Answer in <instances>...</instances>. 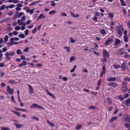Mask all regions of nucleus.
<instances>
[{
  "label": "nucleus",
  "instance_id": "1",
  "mask_svg": "<svg viewBox=\"0 0 130 130\" xmlns=\"http://www.w3.org/2000/svg\"><path fill=\"white\" fill-rule=\"evenodd\" d=\"M124 29L123 27L121 25H119L118 29V34L120 36H122Z\"/></svg>",
  "mask_w": 130,
  "mask_h": 130
},
{
  "label": "nucleus",
  "instance_id": "2",
  "mask_svg": "<svg viewBox=\"0 0 130 130\" xmlns=\"http://www.w3.org/2000/svg\"><path fill=\"white\" fill-rule=\"evenodd\" d=\"M36 108L41 109H44V108L42 106H40L36 103H34L30 107V108L31 109L35 108Z\"/></svg>",
  "mask_w": 130,
  "mask_h": 130
},
{
  "label": "nucleus",
  "instance_id": "3",
  "mask_svg": "<svg viewBox=\"0 0 130 130\" xmlns=\"http://www.w3.org/2000/svg\"><path fill=\"white\" fill-rule=\"evenodd\" d=\"M7 91L11 95L13 94L14 91V89L13 88H11L9 86H8L7 87Z\"/></svg>",
  "mask_w": 130,
  "mask_h": 130
},
{
  "label": "nucleus",
  "instance_id": "4",
  "mask_svg": "<svg viewBox=\"0 0 130 130\" xmlns=\"http://www.w3.org/2000/svg\"><path fill=\"white\" fill-rule=\"evenodd\" d=\"M113 37H111L109 38L106 41V43H105V45H107L110 44V43L113 42Z\"/></svg>",
  "mask_w": 130,
  "mask_h": 130
},
{
  "label": "nucleus",
  "instance_id": "5",
  "mask_svg": "<svg viewBox=\"0 0 130 130\" xmlns=\"http://www.w3.org/2000/svg\"><path fill=\"white\" fill-rule=\"evenodd\" d=\"M103 56L104 57H106L108 58L109 57V53L105 49H103Z\"/></svg>",
  "mask_w": 130,
  "mask_h": 130
},
{
  "label": "nucleus",
  "instance_id": "6",
  "mask_svg": "<svg viewBox=\"0 0 130 130\" xmlns=\"http://www.w3.org/2000/svg\"><path fill=\"white\" fill-rule=\"evenodd\" d=\"M15 53L14 51H13L9 53L8 52H6L5 54V55L6 56H13L14 55Z\"/></svg>",
  "mask_w": 130,
  "mask_h": 130
},
{
  "label": "nucleus",
  "instance_id": "7",
  "mask_svg": "<svg viewBox=\"0 0 130 130\" xmlns=\"http://www.w3.org/2000/svg\"><path fill=\"white\" fill-rule=\"evenodd\" d=\"M107 80L108 81H115L116 80V78L115 77H113L111 76H110L107 77Z\"/></svg>",
  "mask_w": 130,
  "mask_h": 130
},
{
  "label": "nucleus",
  "instance_id": "8",
  "mask_svg": "<svg viewBox=\"0 0 130 130\" xmlns=\"http://www.w3.org/2000/svg\"><path fill=\"white\" fill-rule=\"evenodd\" d=\"M105 102L108 103L109 105H110L112 102V100L110 98H106L105 100Z\"/></svg>",
  "mask_w": 130,
  "mask_h": 130
},
{
  "label": "nucleus",
  "instance_id": "9",
  "mask_svg": "<svg viewBox=\"0 0 130 130\" xmlns=\"http://www.w3.org/2000/svg\"><path fill=\"white\" fill-rule=\"evenodd\" d=\"M124 104L127 107L130 106V98L126 100L124 103Z\"/></svg>",
  "mask_w": 130,
  "mask_h": 130
},
{
  "label": "nucleus",
  "instance_id": "10",
  "mask_svg": "<svg viewBox=\"0 0 130 130\" xmlns=\"http://www.w3.org/2000/svg\"><path fill=\"white\" fill-rule=\"evenodd\" d=\"M26 12L28 13H29L30 14L32 15L34 13V10L32 9H28L27 10Z\"/></svg>",
  "mask_w": 130,
  "mask_h": 130
},
{
  "label": "nucleus",
  "instance_id": "11",
  "mask_svg": "<svg viewBox=\"0 0 130 130\" xmlns=\"http://www.w3.org/2000/svg\"><path fill=\"white\" fill-rule=\"evenodd\" d=\"M126 64V63L125 62H123L121 66V69L122 70L124 71L125 70Z\"/></svg>",
  "mask_w": 130,
  "mask_h": 130
},
{
  "label": "nucleus",
  "instance_id": "12",
  "mask_svg": "<svg viewBox=\"0 0 130 130\" xmlns=\"http://www.w3.org/2000/svg\"><path fill=\"white\" fill-rule=\"evenodd\" d=\"M107 85L108 86H112L114 87H115L117 86L118 84L117 83H111L108 84Z\"/></svg>",
  "mask_w": 130,
  "mask_h": 130
},
{
  "label": "nucleus",
  "instance_id": "13",
  "mask_svg": "<svg viewBox=\"0 0 130 130\" xmlns=\"http://www.w3.org/2000/svg\"><path fill=\"white\" fill-rule=\"evenodd\" d=\"M123 50V48H121V50L119 51V52L118 53V54L122 55L125 54H127V52H125L123 51L122 52V50Z\"/></svg>",
  "mask_w": 130,
  "mask_h": 130
},
{
  "label": "nucleus",
  "instance_id": "14",
  "mask_svg": "<svg viewBox=\"0 0 130 130\" xmlns=\"http://www.w3.org/2000/svg\"><path fill=\"white\" fill-rule=\"evenodd\" d=\"M121 40L118 39H116L115 41V44L116 45H119L121 43Z\"/></svg>",
  "mask_w": 130,
  "mask_h": 130
},
{
  "label": "nucleus",
  "instance_id": "15",
  "mask_svg": "<svg viewBox=\"0 0 130 130\" xmlns=\"http://www.w3.org/2000/svg\"><path fill=\"white\" fill-rule=\"evenodd\" d=\"M46 17V15H44L43 14H41L39 16L38 19H43L45 18Z\"/></svg>",
  "mask_w": 130,
  "mask_h": 130
},
{
  "label": "nucleus",
  "instance_id": "16",
  "mask_svg": "<svg viewBox=\"0 0 130 130\" xmlns=\"http://www.w3.org/2000/svg\"><path fill=\"white\" fill-rule=\"evenodd\" d=\"M118 118V117H113L111 118L110 120L109 121L110 122H112L114 121L117 120Z\"/></svg>",
  "mask_w": 130,
  "mask_h": 130
},
{
  "label": "nucleus",
  "instance_id": "17",
  "mask_svg": "<svg viewBox=\"0 0 130 130\" xmlns=\"http://www.w3.org/2000/svg\"><path fill=\"white\" fill-rule=\"evenodd\" d=\"M27 64V62L26 61H23L22 62V63L20 64H19V67H22L23 66L26 65Z\"/></svg>",
  "mask_w": 130,
  "mask_h": 130
},
{
  "label": "nucleus",
  "instance_id": "18",
  "mask_svg": "<svg viewBox=\"0 0 130 130\" xmlns=\"http://www.w3.org/2000/svg\"><path fill=\"white\" fill-rule=\"evenodd\" d=\"M127 88L126 86L124 87L121 88V89L123 92H125L127 90Z\"/></svg>",
  "mask_w": 130,
  "mask_h": 130
},
{
  "label": "nucleus",
  "instance_id": "19",
  "mask_svg": "<svg viewBox=\"0 0 130 130\" xmlns=\"http://www.w3.org/2000/svg\"><path fill=\"white\" fill-rule=\"evenodd\" d=\"M29 88V92L31 93H32L33 92V89L32 87L30 85H28Z\"/></svg>",
  "mask_w": 130,
  "mask_h": 130
},
{
  "label": "nucleus",
  "instance_id": "20",
  "mask_svg": "<svg viewBox=\"0 0 130 130\" xmlns=\"http://www.w3.org/2000/svg\"><path fill=\"white\" fill-rule=\"evenodd\" d=\"M56 12L55 10H53L50 11L49 12V14L50 15H53L55 14Z\"/></svg>",
  "mask_w": 130,
  "mask_h": 130
},
{
  "label": "nucleus",
  "instance_id": "21",
  "mask_svg": "<svg viewBox=\"0 0 130 130\" xmlns=\"http://www.w3.org/2000/svg\"><path fill=\"white\" fill-rule=\"evenodd\" d=\"M18 12H17L15 13V15L14 17H13L12 18L13 20L14 21L16 20L17 19V17H18Z\"/></svg>",
  "mask_w": 130,
  "mask_h": 130
},
{
  "label": "nucleus",
  "instance_id": "22",
  "mask_svg": "<svg viewBox=\"0 0 130 130\" xmlns=\"http://www.w3.org/2000/svg\"><path fill=\"white\" fill-rule=\"evenodd\" d=\"M47 122L51 126L53 127H54L55 126V124L52 122H51L47 120Z\"/></svg>",
  "mask_w": 130,
  "mask_h": 130
},
{
  "label": "nucleus",
  "instance_id": "23",
  "mask_svg": "<svg viewBox=\"0 0 130 130\" xmlns=\"http://www.w3.org/2000/svg\"><path fill=\"white\" fill-rule=\"evenodd\" d=\"M93 44L95 46L93 48H94V50H97L98 49V45L96 43H94Z\"/></svg>",
  "mask_w": 130,
  "mask_h": 130
},
{
  "label": "nucleus",
  "instance_id": "24",
  "mask_svg": "<svg viewBox=\"0 0 130 130\" xmlns=\"http://www.w3.org/2000/svg\"><path fill=\"white\" fill-rule=\"evenodd\" d=\"M11 111L17 115L19 117L20 115V112L15 111L13 110H12Z\"/></svg>",
  "mask_w": 130,
  "mask_h": 130
},
{
  "label": "nucleus",
  "instance_id": "25",
  "mask_svg": "<svg viewBox=\"0 0 130 130\" xmlns=\"http://www.w3.org/2000/svg\"><path fill=\"white\" fill-rule=\"evenodd\" d=\"M83 126V125H78L75 127V129L76 130H78L81 128Z\"/></svg>",
  "mask_w": 130,
  "mask_h": 130
},
{
  "label": "nucleus",
  "instance_id": "26",
  "mask_svg": "<svg viewBox=\"0 0 130 130\" xmlns=\"http://www.w3.org/2000/svg\"><path fill=\"white\" fill-rule=\"evenodd\" d=\"M124 40L125 42H127L128 41V38L127 36H124Z\"/></svg>",
  "mask_w": 130,
  "mask_h": 130
},
{
  "label": "nucleus",
  "instance_id": "27",
  "mask_svg": "<svg viewBox=\"0 0 130 130\" xmlns=\"http://www.w3.org/2000/svg\"><path fill=\"white\" fill-rule=\"evenodd\" d=\"M14 124L18 128H20L22 126V125L17 123H14Z\"/></svg>",
  "mask_w": 130,
  "mask_h": 130
},
{
  "label": "nucleus",
  "instance_id": "28",
  "mask_svg": "<svg viewBox=\"0 0 130 130\" xmlns=\"http://www.w3.org/2000/svg\"><path fill=\"white\" fill-rule=\"evenodd\" d=\"M117 98H119L120 100H123L124 99L123 95H120L117 96Z\"/></svg>",
  "mask_w": 130,
  "mask_h": 130
},
{
  "label": "nucleus",
  "instance_id": "29",
  "mask_svg": "<svg viewBox=\"0 0 130 130\" xmlns=\"http://www.w3.org/2000/svg\"><path fill=\"white\" fill-rule=\"evenodd\" d=\"M17 53L18 55L20 54H23V53L21 52V50L20 49H19L17 50Z\"/></svg>",
  "mask_w": 130,
  "mask_h": 130
},
{
  "label": "nucleus",
  "instance_id": "30",
  "mask_svg": "<svg viewBox=\"0 0 130 130\" xmlns=\"http://www.w3.org/2000/svg\"><path fill=\"white\" fill-rule=\"evenodd\" d=\"M8 35H6L4 38V42H7L8 41Z\"/></svg>",
  "mask_w": 130,
  "mask_h": 130
},
{
  "label": "nucleus",
  "instance_id": "31",
  "mask_svg": "<svg viewBox=\"0 0 130 130\" xmlns=\"http://www.w3.org/2000/svg\"><path fill=\"white\" fill-rule=\"evenodd\" d=\"M12 30V28L11 27H8L7 29H6V30L7 31H11Z\"/></svg>",
  "mask_w": 130,
  "mask_h": 130
},
{
  "label": "nucleus",
  "instance_id": "32",
  "mask_svg": "<svg viewBox=\"0 0 130 130\" xmlns=\"http://www.w3.org/2000/svg\"><path fill=\"white\" fill-rule=\"evenodd\" d=\"M18 36L19 37L22 39L24 38H25V37L23 34H20Z\"/></svg>",
  "mask_w": 130,
  "mask_h": 130
},
{
  "label": "nucleus",
  "instance_id": "33",
  "mask_svg": "<svg viewBox=\"0 0 130 130\" xmlns=\"http://www.w3.org/2000/svg\"><path fill=\"white\" fill-rule=\"evenodd\" d=\"M1 129V130H10L9 128L6 127H2Z\"/></svg>",
  "mask_w": 130,
  "mask_h": 130
},
{
  "label": "nucleus",
  "instance_id": "34",
  "mask_svg": "<svg viewBox=\"0 0 130 130\" xmlns=\"http://www.w3.org/2000/svg\"><path fill=\"white\" fill-rule=\"evenodd\" d=\"M22 21L20 19L18 20V23L19 25H22L23 22H22Z\"/></svg>",
  "mask_w": 130,
  "mask_h": 130
},
{
  "label": "nucleus",
  "instance_id": "35",
  "mask_svg": "<svg viewBox=\"0 0 130 130\" xmlns=\"http://www.w3.org/2000/svg\"><path fill=\"white\" fill-rule=\"evenodd\" d=\"M76 59V58L74 56H72L70 58V62H72L73 61L75 60Z\"/></svg>",
  "mask_w": 130,
  "mask_h": 130
},
{
  "label": "nucleus",
  "instance_id": "36",
  "mask_svg": "<svg viewBox=\"0 0 130 130\" xmlns=\"http://www.w3.org/2000/svg\"><path fill=\"white\" fill-rule=\"evenodd\" d=\"M76 67H77V65H75L74 66L73 68L70 71V72L71 73L74 72L75 71V69H76Z\"/></svg>",
  "mask_w": 130,
  "mask_h": 130
},
{
  "label": "nucleus",
  "instance_id": "37",
  "mask_svg": "<svg viewBox=\"0 0 130 130\" xmlns=\"http://www.w3.org/2000/svg\"><path fill=\"white\" fill-rule=\"evenodd\" d=\"M108 15L109 18H110L112 19L114 17L113 14L111 13H109L108 14Z\"/></svg>",
  "mask_w": 130,
  "mask_h": 130
},
{
  "label": "nucleus",
  "instance_id": "38",
  "mask_svg": "<svg viewBox=\"0 0 130 130\" xmlns=\"http://www.w3.org/2000/svg\"><path fill=\"white\" fill-rule=\"evenodd\" d=\"M24 14V13L23 12H21L19 13V12H18V17L19 18H20L21 16L23 15Z\"/></svg>",
  "mask_w": 130,
  "mask_h": 130
},
{
  "label": "nucleus",
  "instance_id": "39",
  "mask_svg": "<svg viewBox=\"0 0 130 130\" xmlns=\"http://www.w3.org/2000/svg\"><path fill=\"white\" fill-rule=\"evenodd\" d=\"M101 34H103L104 36H105L106 34V32L104 29H103L101 30Z\"/></svg>",
  "mask_w": 130,
  "mask_h": 130
},
{
  "label": "nucleus",
  "instance_id": "40",
  "mask_svg": "<svg viewBox=\"0 0 130 130\" xmlns=\"http://www.w3.org/2000/svg\"><path fill=\"white\" fill-rule=\"evenodd\" d=\"M6 8V6L5 5H3L0 8L1 11L4 10Z\"/></svg>",
  "mask_w": 130,
  "mask_h": 130
},
{
  "label": "nucleus",
  "instance_id": "41",
  "mask_svg": "<svg viewBox=\"0 0 130 130\" xmlns=\"http://www.w3.org/2000/svg\"><path fill=\"white\" fill-rule=\"evenodd\" d=\"M51 3V5L52 6H55L56 5V4L54 1H51L50 2Z\"/></svg>",
  "mask_w": 130,
  "mask_h": 130
},
{
  "label": "nucleus",
  "instance_id": "42",
  "mask_svg": "<svg viewBox=\"0 0 130 130\" xmlns=\"http://www.w3.org/2000/svg\"><path fill=\"white\" fill-rule=\"evenodd\" d=\"M113 66L115 68V69H117L118 68H120V66L119 65L117 64H114L113 65Z\"/></svg>",
  "mask_w": 130,
  "mask_h": 130
},
{
  "label": "nucleus",
  "instance_id": "43",
  "mask_svg": "<svg viewBox=\"0 0 130 130\" xmlns=\"http://www.w3.org/2000/svg\"><path fill=\"white\" fill-rule=\"evenodd\" d=\"M14 29L16 30H19L20 29L21 27L20 26H18L15 27Z\"/></svg>",
  "mask_w": 130,
  "mask_h": 130
},
{
  "label": "nucleus",
  "instance_id": "44",
  "mask_svg": "<svg viewBox=\"0 0 130 130\" xmlns=\"http://www.w3.org/2000/svg\"><path fill=\"white\" fill-rule=\"evenodd\" d=\"M101 79H100L98 81L97 84L98 86H100L101 84Z\"/></svg>",
  "mask_w": 130,
  "mask_h": 130
},
{
  "label": "nucleus",
  "instance_id": "45",
  "mask_svg": "<svg viewBox=\"0 0 130 130\" xmlns=\"http://www.w3.org/2000/svg\"><path fill=\"white\" fill-rule=\"evenodd\" d=\"M64 48L67 50V51L68 52H70V48L68 47H67L66 46L64 47Z\"/></svg>",
  "mask_w": 130,
  "mask_h": 130
},
{
  "label": "nucleus",
  "instance_id": "46",
  "mask_svg": "<svg viewBox=\"0 0 130 130\" xmlns=\"http://www.w3.org/2000/svg\"><path fill=\"white\" fill-rule=\"evenodd\" d=\"M13 14V12L12 11H9L7 12V14L9 15V16H10L12 15Z\"/></svg>",
  "mask_w": 130,
  "mask_h": 130
},
{
  "label": "nucleus",
  "instance_id": "47",
  "mask_svg": "<svg viewBox=\"0 0 130 130\" xmlns=\"http://www.w3.org/2000/svg\"><path fill=\"white\" fill-rule=\"evenodd\" d=\"M8 50V48L7 47H5L3 48L2 49V51L3 52H6Z\"/></svg>",
  "mask_w": 130,
  "mask_h": 130
},
{
  "label": "nucleus",
  "instance_id": "48",
  "mask_svg": "<svg viewBox=\"0 0 130 130\" xmlns=\"http://www.w3.org/2000/svg\"><path fill=\"white\" fill-rule=\"evenodd\" d=\"M29 31L28 29L26 30L25 31V34L26 36H27L29 33Z\"/></svg>",
  "mask_w": 130,
  "mask_h": 130
},
{
  "label": "nucleus",
  "instance_id": "49",
  "mask_svg": "<svg viewBox=\"0 0 130 130\" xmlns=\"http://www.w3.org/2000/svg\"><path fill=\"white\" fill-rule=\"evenodd\" d=\"M4 73L3 72H0V77H2L4 75Z\"/></svg>",
  "mask_w": 130,
  "mask_h": 130
},
{
  "label": "nucleus",
  "instance_id": "50",
  "mask_svg": "<svg viewBox=\"0 0 130 130\" xmlns=\"http://www.w3.org/2000/svg\"><path fill=\"white\" fill-rule=\"evenodd\" d=\"M126 54L125 55H124V57L125 58H129L130 57V56L128 55V53L127 54Z\"/></svg>",
  "mask_w": 130,
  "mask_h": 130
},
{
  "label": "nucleus",
  "instance_id": "51",
  "mask_svg": "<svg viewBox=\"0 0 130 130\" xmlns=\"http://www.w3.org/2000/svg\"><path fill=\"white\" fill-rule=\"evenodd\" d=\"M50 96H51L54 99H55V96L53 94H52V93H50L49 94H48Z\"/></svg>",
  "mask_w": 130,
  "mask_h": 130
},
{
  "label": "nucleus",
  "instance_id": "52",
  "mask_svg": "<svg viewBox=\"0 0 130 130\" xmlns=\"http://www.w3.org/2000/svg\"><path fill=\"white\" fill-rule=\"evenodd\" d=\"M38 15V14L37 13H35V14H34L33 16L34 19H35Z\"/></svg>",
  "mask_w": 130,
  "mask_h": 130
},
{
  "label": "nucleus",
  "instance_id": "53",
  "mask_svg": "<svg viewBox=\"0 0 130 130\" xmlns=\"http://www.w3.org/2000/svg\"><path fill=\"white\" fill-rule=\"evenodd\" d=\"M40 3L39 2L37 1H35L32 3L33 6H34L37 4L39 3Z\"/></svg>",
  "mask_w": 130,
  "mask_h": 130
},
{
  "label": "nucleus",
  "instance_id": "54",
  "mask_svg": "<svg viewBox=\"0 0 130 130\" xmlns=\"http://www.w3.org/2000/svg\"><path fill=\"white\" fill-rule=\"evenodd\" d=\"M19 1L18 0H13V3L14 4H17L19 3Z\"/></svg>",
  "mask_w": 130,
  "mask_h": 130
},
{
  "label": "nucleus",
  "instance_id": "55",
  "mask_svg": "<svg viewBox=\"0 0 130 130\" xmlns=\"http://www.w3.org/2000/svg\"><path fill=\"white\" fill-rule=\"evenodd\" d=\"M21 59L23 60L26 59L25 57L23 55H22L21 56Z\"/></svg>",
  "mask_w": 130,
  "mask_h": 130
},
{
  "label": "nucleus",
  "instance_id": "56",
  "mask_svg": "<svg viewBox=\"0 0 130 130\" xmlns=\"http://www.w3.org/2000/svg\"><path fill=\"white\" fill-rule=\"evenodd\" d=\"M5 66V63H0V67H3Z\"/></svg>",
  "mask_w": 130,
  "mask_h": 130
},
{
  "label": "nucleus",
  "instance_id": "57",
  "mask_svg": "<svg viewBox=\"0 0 130 130\" xmlns=\"http://www.w3.org/2000/svg\"><path fill=\"white\" fill-rule=\"evenodd\" d=\"M42 25V24H41L38 26L37 29L38 31H39L40 30Z\"/></svg>",
  "mask_w": 130,
  "mask_h": 130
},
{
  "label": "nucleus",
  "instance_id": "58",
  "mask_svg": "<svg viewBox=\"0 0 130 130\" xmlns=\"http://www.w3.org/2000/svg\"><path fill=\"white\" fill-rule=\"evenodd\" d=\"M60 15L62 16L66 17L67 16V15L66 13L64 12L61 13L60 14Z\"/></svg>",
  "mask_w": 130,
  "mask_h": 130
},
{
  "label": "nucleus",
  "instance_id": "59",
  "mask_svg": "<svg viewBox=\"0 0 130 130\" xmlns=\"http://www.w3.org/2000/svg\"><path fill=\"white\" fill-rule=\"evenodd\" d=\"M10 42L11 43H14V38H12L10 39Z\"/></svg>",
  "mask_w": 130,
  "mask_h": 130
},
{
  "label": "nucleus",
  "instance_id": "60",
  "mask_svg": "<svg viewBox=\"0 0 130 130\" xmlns=\"http://www.w3.org/2000/svg\"><path fill=\"white\" fill-rule=\"evenodd\" d=\"M89 108L90 109H96V107L94 106H89Z\"/></svg>",
  "mask_w": 130,
  "mask_h": 130
},
{
  "label": "nucleus",
  "instance_id": "61",
  "mask_svg": "<svg viewBox=\"0 0 130 130\" xmlns=\"http://www.w3.org/2000/svg\"><path fill=\"white\" fill-rule=\"evenodd\" d=\"M124 98H126L128 97L129 96V94L127 93H125L124 95Z\"/></svg>",
  "mask_w": 130,
  "mask_h": 130
},
{
  "label": "nucleus",
  "instance_id": "62",
  "mask_svg": "<svg viewBox=\"0 0 130 130\" xmlns=\"http://www.w3.org/2000/svg\"><path fill=\"white\" fill-rule=\"evenodd\" d=\"M13 34L15 36H17L18 34V33L16 31H14L13 32Z\"/></svg>",
  "mask_w": 130,
  "mask_h": 130
},
{
  "label": "nucleus",
  "instance_id": "63",
  "mask_svg": "<svg viewBox=\"0 0 130 130\" xmlns=\"http://www.w3.org/2000/svg\"><path fill=\"white\" fill-rule=\"evenodd\" d=\"M8 82L11 84H13L15 83L14 81L13 80H10L8 81Z\"/></svg>",
  "mask_w": 130,
  "mask_h": 130
},
{
  "label": "nucleus",
  "instance_id": "64",
  "mask_svg": "<svg viewBox=\"0 0 130 130\" xmlns=\"http://www.w3.org/2000/svg\"><path fill=\"white\" fill-rule=\"evenodd\" d=\"M124 80L129 81H130V78L128 77H127L125 78Z\"/></svg>",
  "mask_w": 130,
  "mask_h": 130
}]
</instances>
